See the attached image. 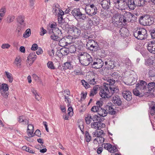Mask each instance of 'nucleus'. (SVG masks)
I'll return each mask as SVG.
<instances>
[{
  "mask_svg": "<svg viewBox=\"0 0 155 155\" xmlns=\"http://www.w3.org/2000/svg\"><path fill=\"white\" fill-rule=\"evenodd\" d=\"M79 59L82 65L87 66L92 63V57L88 53L82 52L79 54Z\"/></svg>",
  "mask_w": 155,
  "mask_h": 155,
  "instance_id": "f257e3e1",
  "label": "nucleus"
},
{
  "mask_svg": "<svg viewBox=\"0 0 155 155\" xmlns=\"http://www.w3.org/2000/svg\"><path fill=\"white\" fill-rule=\"evenodd\" d=\"M139 22L141 25L144 26H150L154 22V18L150 15H144L139 18Z\"/></svg>",
  "mask_w": 155,
  "mask_h": 155,
  "instance_id": "f03ea898",
  "label": "nucleus"
},
{
  "mask_svg": "<svg viewBox=\"0 0 155 155\" xmlns=\"http://www.w3.org/2000/svg\"><path fill=\"white\" fill-rule=\"evenodd\" d=\"M134 36L137 39L142 40L146 38L147 37V30L143 28H137L134 32Z\"/></svg>",
  "mask_w": 155,
  "mask_h": 155,
  "instance_id": "7ed1b4c3",
  "label": "nucleus"
},
{
  "mask_svg": "<svg viewBox=\"0 0 155 155\" xmlns=\"http://www.w3.org/2000/svg\"><path fill=\"white\" fill-rule=\"evenodd\" d=\"M109 85L107 83L104 84L103 86L100 88V96L103 98H108L111 97V94L110 93L109 89Z\"/></svg>",
  "mask_w": 155,
  "mask_h": 155,
  "instance_id": "20e7f679",
  "label": "nucleus"
},
{
  "mask_svg": "<svg viewBox=\"0 0 155 155\" xmlns=\"http://www.w3.org/2000/svg\"><path fill=\"white\" fill-rule=\"evenodd\" d=\"M85 10L86 14L90 16L95 15L97 11V7L93 4L87 5L85 8Z\"/></svg>",
  "mask_w": 155,
  "mask_h": 155,
  "instance_id": "39448f33",
  "label": "nucleus"
},
{
  "mask_svg": "<svg viewBox=\"0 0 155 155\" xmlns=\"http://www.w3.org/2000/svg\"><path fill=\"white\" fill-rule=\"evenodd\" d=\"M87 48L91 51H96L99 49V47L97 43L93 40H89L86 44Z\"/></svg>",
  "mask_w": 155,
  "mask_h": 155,
  "instance_id": "423d86ee",
  "label": "nucleus"
},
{
  "mask_svg": "<svg viewBox=\"0 0 155 155\" xmlns=\"http://www.w3.org/2000/svg\"><path fill=\"white\" fill-rule=\"evenodd\" d=\"M99 119V120L94 121L93 122L91 123V126L92 128L97 130H100L105 127V124L100 121V119H101L100 117Z\"/></svg>",
  "mask_w": 155,
  "mask_h": 155,
  "instance_id": "0eeeda50",
  "label": "nucleus"
},
{
  "mask_svg": "<svg viewBox=\"0 0 155 155\" xmlns=\"http://www.w3.org/2000/svg\"><path fill=\"white\" fill-rule=\"evenodd\" d=\"M122 95L123 97L128 101H130L132 99V93L128 90L125 89L124 87H122Z\"/></svg>",
  "mask_w": 155,
  "mask_h": 155,
  "instance_id": "6e6552de",
  "label": "nucleus"
},
{
  "mask_svg": "<svg viewBox=\"0 0 155 155\" xmlns=\"http://www.w3.org/2000/svg\"><path fill=\"white\" fill-rule=\"evenodd\" d=\"M69 30L71 31V33L75 39H78L80 36L81 31L77 27L74 25L70 26Z\"/></svg>",
  "mask_w": 155,
  "mask_h": 155,
  "instance_id": "1a4fd4ad",
  "label": "nucleus"
},
{
  "mask_svg": "<svg viewBox=\"0 0 155 155\" xmlns=\"http://www.w3.org/2000/svg\"><path fill=\"white\" fill-rule=\"evenodd\" d=\"M99 117L97 115H94L92 116L90 114H88L85 118V121L87 124H91L92 121H98L99 120Z\"/></svg>",
  "mask_w": 155,
  "mask_h": 155,
  "instance_id": "9d476101",
  "label": "nucleus"
},
{
  "mask_svg": "<svg viewBox=\"0 0 155 155\" xmlns=\"http://www.w3.org/2000/svg\"><path fill=\"white\" fill-rule=\"evenodd\" d=\"M147 47L149 51L152 54H155V41H149L147 43Z\"/></svg>",
  "mask_w": 155,
  "mask_h": 155,
  "instance_id": "9b49d317",
  "label": "nucleus"
},
{
  "mask_svg": "<svg viewBox=\"0 0 155 155\" xmlns=\"http://www.w3.org/2000/svg\"><path fill=\"white\" fill-rule=\"evenodd\" d=\"M104 62L100 59H97L96 61L94 62L93 63H91V65L92 68L99 69L102 67L104 64Z\"/></svg>",
  "mask_w": 155,
  "mask_h": 155,
  "instance_id": "f8f14e48",
  "label": "nucleus"
},
{
  "mask_svg": "<svg viewBox=\"0 0 155 155\" xmlns=\"http://www.w3.org/2000/svg\"><path fill=\"white\" fill-rule=\"evenodd\" d=\"M36 58L37 56L35 54V52H33L30 53L28 56L27 59V62L29 63L30 65L36 59Z\"/></svg>",
  "mask_w": 155,
  "mask_h": 155,
  "instance_id": "ddd939ff",
  "label": "nucleus"
},
{
  "mask_svg": "<svg viewBox=\"0 0 155 155\" xmlns=\"http://www.w3.org/2000/svg\"><path fill=\"white\" fill-rule=\"evenodd\" d=\"M114 107V105H112L111 103H108L106 106V109L110 114L114 115L116 113Z\"/></svg>",
  "mask_w": 155,
  "mask_h": 155,
  "instance_id": "4468645a",
  "label": "nucleus"
},
{
  "mask_svg": "<svg viewBox=\"0 0 155 155\" xmlns=\"http://www.w3.org/2000/svg\"><path fill=\"white\" fill-rule=\"evenodd\" d=\"M96 104V106H94L92 107L91 110L94 112H97L98 113L99 111L100 110L103 105L102 102L100 101H97Z\"/></svg>",
  "mask_w": 155,
  "mask_h": 155,
  "instance_id": "2eb2a0df",
  "label": "nucleus"
},
{
  "mask_svg": "<svg viewBox=\"0 0 155 155\" xmlns=\"http://www.w3.org/2000/svg\"><path fill=\"white\" fill-rule=\"evenodd\" d=\"M147 83L145 81H141L140 83L136 84V88L139 90L145 91L147 89Z\"/></svg>",
  "mask_w": 155,
  "mask_h": 155,
  "instance_id": "dca6fc26",
  "label": "nucleus"
},
{
  "mask_svg": "<svg viewBox=\"0 0 155 155\" xmlns=\"http://www.w3.org/2000/svg\"><path fill=\"white\" fill-rule=\"evenodd\" d=\"M112 102L116 105L120 106L122 104L120 98L117 95H114L112 97Z\"/></svg>",
  "mask_w": 155,
  "mask_h": 155,
  "instance_id": "f3484780",
  "label": "nucleus"
},
{
  "mask_svg": "<svg viewBox=\"0 0 155 155\" xmlns=\"http://www.w3.org/2000/svg\"><path fill=\"white\" fill-rule=\"evenodd\" d=\"M110 0H102L101 2V5L103 8L107 10L110 6Z\"/></svg>",
  "mask_w": 155,
  "mask_h": 155,
  "instance_id": "a211bd4d",
  "label": "nucleus"
},
{
  "mask_svg": "<svg viewBox=\"0 0 155 155\" xmlns=\"http://www.w3.org/2000/svg\"><path fill=\"white\" fill-rule=\"evenodd\" d=\"M123 16L124 17V18L127 20L128 21H129L130 19L131 18H133V19L135 20H136L137 17L134 16V15L132 14L130 12H126L124 14Z\"/></svg>",
  "mask_w": 155,
  "mask_h": 155,
  "instance_id": "6ab92c4d",
  "label": "nucleus"
},
{
  "mask_svg": "<svg viewBox=\"0 0 155 155\" xmlns=\"http://www.w3.org/2000/svg\"><path fill=\"white\" fill-rule=\"evenodd\" d=\"M120 33L121 36L126 37L129 35V31L127 28L123 27L120 29Z\"/></svg>",
  "mask_w": 155,
  "mask_h": 155,
  "instance_id": "aec40b11",
  "label": "nucleus"
},
{
  "mask_svg": "<svg viewBox=\"0 0 155 155\" xmlns=\"http://www.w3.org/2000/svg\"><path fill=\"white\" fill-rule=\"evenodd\" d=\"M16 19L18 23L23 27L25 26V23L24 21L25 17L23 15H19L17 17Z\"/></svg>",
  "mask_w": 155,
  "mask_h": 155,
  "instance_id": "412c9836",
  "label": "nucleus"
},
{
  "mask_svg": "<svg viewBox=\"0 0 155 155\" xmlns=\"http://www.w3.org/2000/svg\"><path fill=\"white\" fill-rule=\"evenodd\" d=\"M150 114L151 115L155 114V102H152L149 104Z\"/></svg>",
  "mask_w": 155,
  "mask_h": 155,
  "instance_id": "4be33fe9",
  "label": "nucleus"
},
{
  "mask_svg": "<svg viewBox=\"0 0 155 155\" xmlns=\"http://www.w3.org/2000/svg\"><path fill=\"white\" fill-rule=\"evenodd\" d=\"M67 39H65L64 37L59 40L58 45L61 47H64L68 44H69V42H67Z\"/></svg>",
  "mask_w": 155,
  "mask_h": 155,
  "instance_id": "5701e85b",
  "label": "nucleus"
},
{
  "mask_svg": "<svg viewBox=\"0 0 155 155\" xmlns=\"http://www.w3.org/2000/svg\"><path fill=\"white\" fill-rule=\"evenodd\" d=\"M80 9L79 8L74 9L72 10L71 13L75 17L77 18L81 13Z\"/></svg>",
  "mask_w": 155,
  "mask_h": 155,
  "instance_id": "b1692460",
  "label": "nucleus"
},
{
  "mask_svg": "<svg viewBox=\"0 0 155 155\" xmlns=\"http://www.w3.org/2000/svg\"><path fill=\"white\" fill-rule=\"evenodd\" d=\"M62 67L64 70L69 69L71 70L72 68V65L71 62H66L64 63Z\"/></svg>",
  "mask_w": 155,
  "mask_h": 155,
  "instance_id": "393cba45",
  "label": "nucleus"
},
{
  "mask_svg": "<svg viewBox=\"0 0 155 155\" xmlns=\"http://www.w3.org/2000/svg\"><path fill=\"white\" fill-rule=\"evenodd\" d=\"M107 114V110L103 109L101 108L100 110L98 113V114L100 116L104 117L106 116Z\"/></svg>",
  "mask_w": 155,
  "mask_h": 155,
  "instance_id": "a878e982",
  "label": "nucleus"
},
{
  "mask_svg": "<svg viewBox=\"0 0 155 155\" xmlns=\"http://www.w3.org/2000/svg\"><path fill=\"white\" fill-rule=\"evenodd\" d=\"M155 87V83L154 82H152L149 83L148 84H147V88L149 91H153L154 90Z\"/></svg>",
  "mask_w": 155,
  "mask_h": 155,
  "instance_id": "bb28decb",
  "label": "nucleus"
},
{
  "mask_svg": "<svg viewBox=\"0 0 155 155\" xmlns=\"http://www.w3.org/2000/svg\"><path fill=\"white\" fill-rule=\"evenodd\" d=\"M21 58L19 57H17L14 62V64L16 65L17 67L21 65Z\"/></svg>",
  "mask_w": 155,
  "mask_h": 155,
  "instance_id": "cd10ccee",
  "label": "nucleus"
},
{
  "mask_svg": "<svg viewBox=\"0 0 155 155\" xmlns=\"http://www.w3.org/2000/svg\"><path fill=\"white\" fill-rule=\"evenodd\" d=\"M60 52L62 55H67L69 53L68 48H63L61 49Z\"/></svg>",
  "mask_w": 155,
  "mask_h": 155,
  "instance_id": "c85d7f7f",
  "label": "nucleus"
},
{
  "mask_svg": "<svg viewBox=\"0 0 155 155\" xmlns=\"http://www.w3.org/2000/svg\"><path fill=\"white\" fill-rule=\"evenodd\" d=\"M136 6L139 7L143 6L146 3L144 0H135Z\"/></svg>",
  "mask_w": 155,
  "mask_h": 155,
  "instance_id": "c756f323",
  "label": "nucleus"
},
{
  "mask_svg": "<svg viewBox=\"0 0 155 155\" xmlns=\"http://www.w3.org/2000/svg\"><path fill=\"white\" fill-rule=\"evenodd\" d=\"M8 87L7 84H3L0 85V92L8 91Z\"/></svg>",
  "mask_w": 155,
  "mask_h": 155,
  "instance_id": "7c9ffc66",
  "label": "nucleus"
},
{
  "mask_svg": "<svg viewBox=\"0 0 155 155\" xmlns=\"http://www.w3.org/2000/svg\"><path fill=\"white\" fill-rule=\"evenodd\" d=\"M5 73L6 75L7 78L8 79L9 82L11 83H12L13 80L12 74L6 71L5 72Z\"/></svg>",
  "mask_w": 155,
  "mask_h": 155,
  "instance_id": "2f4dec72",
  "label": "nucleus"
},
{
  "mask_svg": "<svg viewBox=\"0 0 155 155\" xmlns=\"http://www.w3.org/2000/svg\"><path fill=\"white\" fill-rule=\"evenodd\" d=\"M104 138L102 137H98L94 140V142H95L96 141L98 144L101 143L104 141Z\"/></svg>",
  "mask_w": 155,
  "mask_h": 155,
  "instance_id": "473e14b6",
  "label": "nucleus"
},
{
  "mask_svg": "<svg viewBox=\"0 0 155 155\" xmlns=\"http://www.w3.org/2000/svg\"><path fill=\"white\" fill-rule=\"evenodd\" d=\"M59 26L64 30H66L68 28L70 29V26H69V25L68 23L65 22H63V23H62L60 25H59Z\"/></svg>",
  "mask_w": 155,
  "mask_h": 155,
  "instance_id": "72a5a7b5",
  "label": "nucleus"
},
{
  "mask_svg": "<svg viewBox=\"0 0 155 155\" xmlns=\"http://www.w3.org/2000/svg\"><path fill=\"white\" fill-rule=\"evenodd\" d=\"M110 91V93L111 94V96L114 93H117L118 91V89L117 87H111V86L109 87Z\"/></svg>",
  "mask_w": 155,
  "mask_h": 155,
  "instance_id": "f704fd0d",
  "label": "nucleus"
},
{
  "mask_svg": "<svg viewBox=\"0 0 155 155\" xmlns=\"http://www.w3.org/2000/svg\"><path fill=\"white\" fill-rule=\"evenodd\" d=\"M31 34L30 29L28 28L25 31L23 35V36L25 38H27L29 37Z\"/></svg>",
  "mask_w": 155,
  "mask_h": 155,
  "instance_id": "c9c22d12",
  "label": "nucleus"
},
{
  "mask_svg": "<svg viewBox=\"0 0 155 155\" xmlns=\"http://www.w3.org/2000/svg\"><path fill=\"white\" fill-rule=\"evenodd\" d=\"M91 136L87 131L85 132V139L86 141L87 142H89L91 140Z\"/></svg>",
  "mask_w": 155,
  "mask_h": 155,
  "instance_id": "e433bc0d",
  "label": "nucleus"
},
{
  "mask_svg": "<svg viewBox=\"0 0 155 155\" xmlns=\"http://www.w3.org/2000/svg\"><path fill=\"white\" fill-rule=\"evenodd\" d=\"M15 18V16L12 15H9L7 18V21L8 23H10L13 21Z\"/></svg>",
  "mask_w": 155,
  "mask_h": 155,
  "instance_id": "4c0bfd02",
  "label": "nucleus"
},
{
  "mask_svg": "<svg viewBox=\"0 0 155 155\" xmlns=\"http://www.w3.org/2000/svg\"><path fill=\"white\" fill-rule=\"evenodd\" d=\"M76 48L74 45H71L68 48L69 52L71 53H74L76 51Z\"/></svg>",
  "mask_w": 155,
  "mask_h": 155,
  "instance_id": "58836bf2",
  "label": "nucleus"
},
{
  "mask_svg": "<svg viewBox=\"0 0 155 155\" xmlns=\"http://www.w3.org/2000/svg\"><path fill=\"white\" fill-rule=\"evenodd\" d=\"M48 67L51 69L54 70L55 67L54 66L53 62L51 61H49L47 63Z\"/></svg>",
  "mask_w": 155,
  "mask_h": 155,
  "instance_id": "ea45409f",
  "label": "nucleus"
},
{
  "mask_svg": "<svg viewBox=\"0 0 155 155\" xmlns=\"http://www.w3.org/2000/svg\"><path fill=\"white\" fill-rule=\"evenodd\" d=\"M111 76L113 78H114L117 81L120 77V74L117 72H114L111 74Z\"/></svg>",
  "mask_w": 155,
  "mask_h": 155,
  "instance_id": "a19ab883",
  "label": "nucleus"
},
{
  "mask_svg": "<svg viewBox=\"0 0 155 155\" xmlns=\"http://www.w3.org/2000/svg\"><path fill=\"white\" fill-rule=\"evenodd\" d=\"M64 37L65 39H67L68 41H67V42H69V44L73 43L74 38H73L71 36L68 35L65 36Z\"/></svg>",
  "mask_w": 155,
  "mask_h": 155,
  "instance_id": "79ce46f5",
  "label": "nucleus"
},
{
  "mask_svg": "<svg viewBox=\"0 0 155 155\" xmlns=\"http://www.w3.org/2000/svg\"><path fill=\"white\" fill-rule=\"evenodd\" d=\"M53 33L54 34L51 35L50 36L51 39L54 41H59V37L58 35H55L54 33Z\"/></svg>",
  "mask_w": 155,
  "mask_h": 155,
  "instance_id": "37998d69",
  "label": "nucleus"
},
{
  "mask_svg": "<svg viewBox=\"0 0 155 155\" xmlns=\"http://www.w3.org/2000/svg\"><path fill=\"white\" fill-rule=\"evenodd\" d=\"M87 17L84 14H82L81 12L78 18H79L82 20H85L87 18Z\"/></svg>",
  "mask_w": 155,
  "mask_h": 155,
  "instance_id": "c03bdc74",
  "label": "nucleus"
},
{
  "mask_svg": "<svg viewBox=\"0 0 155 155\" xmlns=\"http://www.w3.org/2000/svg\"><path fill=\"white\" fill-rule=\"evenodd\" d=\"M50 28L52 29V32L53 33H54V31L57 28V24L55 23L51 24L50 26Z\"/></svg>",
  "mask_w": 155,
  "mask_h": 155,
  "instance_id": "a18cd8bd",
  "label": "nucleus"
},
{
  "mask_svg": "<svg viewBox=\"0 0 155 155\" xmlns=\"http://www.w3.org/2000/svg\"><path fill=\"white\" fill-rule=\"evenodd\" d=\"M108 65L109 66V68L111 69L113 68L115 66L114 64V61L111 59L109 60Z\"/></svg>",
  "mask_w": 155,
  "mask_h": 155,
  "instance_id": "49530a36",
  "label": "nucleus"
},
{
  "mask_svg": "<svg viewBox=\"0 0 155 155\" xmlns=\"http://www.w3.org/2000/svg\"><path fill=\"white\" fill-rule=\"evenodd\" d=\"M56 30L54 31V32H57V33L58 34V35L59 38L60 39L61 38H62L63 37V34L61 32V31L59 30L58 28H56Z\"/></svg>",
  "mask_w": 155,
  "mask_h": 155,
  "instance_id": "de8ad7c7",
  "label": "nucleus"
},
{
  "mask_svg": "<svg viewBox=\"0 0 155 155\" xmlns=\"http://www.w3.org/2000/svg\"><path fill=\"white\" fill-rule=\"evenodd\" d=\"M112 23L114 25V26L117 27L118 26V23L119 22V18H112Z\"/></svg>",
  "mask_w": 155,
  "mask_h": 155,
  "instance_id": "09e8293b",
  "label": "nucleus"
},
{
  "mask_svg": "<svg viewBox=\"0 0 155 155\" xmlns=\"http://www.w3.org/2000/svg\"><path fill=\"white\" fill-rule=\"evenodd\" d=\"M6 12V9L4 8H2L0 10V16L3 17Z\"/></svg>",
  "mask_w": 155,
  "mask_h": 155,
  "instance_id": "8fccbe9b",
  "label": "nucleus"
},
{
  "mask_svg": "<svg viewBox=\"0 0 155 155\" xmlns=\"http://www.w3.org/2000/svg\"><path fill=\"white\" fill-rule=\"evenodd\" d=\"M7 91H5L0 92L2 95L5 98H7L8 95V93Z\"/></svg>",
  "mask_w": 155,
  "mask_h": 155,
  "instance_id": "3c124183",
  "label": "nucleus"
},
{
  "mask_svg": "<svg viewBox=\"0 0 155 155\" xmlns=\"http://www.w3.org/2000/svg\"><path fill=\"white\" fill-rule=\"evenodd\" d=\"M149 75L150 77H154L155 76V70H153L149 71Z\"/></svg>",
  "mask_w": 155,
  "mask_h": 155,
  "instance_id": "603ef678",
  "label": "nucleus"
},
{
  "mask_svg": "<svg viewBox=\"0 0 155 155\" xmlns=\"http://www.w3.org/2000/svg\"><path fill=\"white\" fill-rule=\"evenodd\" d=\"M112 145L111 144L108 143H107L104 145V148L110 151V149L111 148Z\"/></svg>",
  "mask_w": 155,
  "mask_h": 155,
  "instance_id": "864d4df0",
  "label": "nucleus"
},
{
  "mask_svg": "<svg viewBox=\"0 0 155 155\" xmlns=\"http://www.w3.org/2000/svg\"><path fill=\"white\" fill-rule=\"evenodd\" d=\"M88 83L90 84L94 85L96 83L95 79L94 78H91L89 80Z\"/></svg>",
  "mask_w": 155,
  "mask_h": 155,
  "instance_id": "5fc2aeb1",
  "label": "nucleus"
},
{
  "mask_svg": "<svg viewBox=\"0 0 155 155\" xmlns=\"http://www.w3.org/2000/svg\"><path fill=\"white\" fill-rule=\"evenodd\" d=\"M77 39L74 38L73 42L75 44L77 45H81V41L80 40L76 39Z\"/></svg>",
  "mask_w": 155,
  "mask_h": 155,
  "instance_id": "6e6d98bb",
  "label": "nucleus"
},
{
  "mask_svg": "<svg viewBox=\"0 0 155 155\" xmlns=\"http://www.w3.org/2000/svg\"><path fill=\"white\" fill-rule=\"evenodd\" d=\"M107 82L109 83H107L110 86V85H112L114 84L115 82V80H114L113 79H109Z\"/></svg>",
  "mask_w": 155,
  "mask_h": 155,
  "instance_id": "4d7b16f0",
  "label": "nucleus"
},
{
  "mask_svg": "<svg viewBox=\"0 0 155 155\" xmlns=\"http://www.w3.org/2000/svg\"><path fill=\"white\" fill-rule=\"evenodd\" d=\"M10 47V45L8 44H3L1 48L2 49H8Z\"/></svg>",
  "mask_w": 155,
  "mask_h": 155,
  "instance_id": "13d9d810",
  "label": "nucleus"
},
{
  "mask_svg": "<svg viewBox=\"0 0 155 155\" xmlns=\"http://www.w3.org/2000/svg\"><path fill=\"white\" fill-rule=\"evenodd\" d=\"M58 13V17H60H60H62V16L64 14V12L61 9H59Z\"/></svg>",
  "mask_w": 155,
  "mask_h": 155,
  "instance_id": "bf43d9fd",
  "label": "nucleus"
},
{
  "mask_svg": "<svg viewBox=\"0 0 155 155\" xmlns=\"http://www.w3.org/2000/svg\"><path fill=\"white\" fill-rule=\"evenodd\" d=\"M82 84L84 86L85 88H87L89 87L90 85L88 83H87L84 80H82Z\"/></svg>",
  "mask_w": 155,
  "mask_h": 155,
  "instance_id": "052dcab7",
  "label": "nucleus"
},
{
  "mask_svg": "<svg viewBox=\"0 0 155 155\" xmlns=\"http://www.w3.org/2000/svg\"><path fill=\"white\" fill-rule=\"evenodd\" d=\"M116 3L118 4V5L119 7H120V8L121 7L120 6L121 5H122H122H124L125 3L126 4H127L126 3H125L124 2H122V1L120 2V0H117L116 1Z\"/></svg>",
  "mask_w": 155,
  "mask_h": 155,
  "instance_id": "680f3d73",
  "label": "nucleus"
},
{
  "mask_svg": "<svg viewBox=\"0 0 155 155\" xmlns=\"http://www.w3.org/2000/svg\"><path fill=\"white\" fill-rule=\"evenodd\" d=\"M117 150V148L116 146H111V148L110 149V153H114L116 152Z\"/></svg>",
  "mask_w": 155,
  "mask_h": 155,
  "instance_id": "e2e57ef3",
  "label": "nucleus"
},
{
  "mask_svg": "<svg viewBox=\"0 0 155 155\" xmlns=\"http://www.w3.org/2000/svg\"><path fill=\"white\" fill-rule=\"evenodd\" d=\"M125 64L128 66H130L131 65V61L128 58H126L125 60Z\"/></svg>",
  "mask_w": 155,
  "mask_h": 155,
  "instance_id": "0e129e2a",
  "label": "nucleus"
},
{
  "mask_svg": "<svg viewBox=\"0 0 155 155\" xmlns=\"http://www.w3.org/2000/svg\"><path fill=\"white\" fill-rule=\"evenodd\" d=\"M41 31L40 32V35L41 36H43L47 32L46 30L44 29L43 27H42L41 28Z\"/></svg>",
  "mask_w": 155,
  "mask_h": 155,
  "instance_id": "69168bd1",
  "label": "nucleus"
},
{
  "mask_svg": "<svg viewBox=\"0 0 155 155\" xmlns=\"http://www.w3.org/2000/svg\"><path fill=\"white\" fill-rule=\"evenodd\" d=\"M38 48V45L36 44H34L32 45L31 49L32 51H35Z\"/></svg>",
  "mask_w": 155,
  "mask_h": 155,
  "instance_id": "338daca9",
  "label": "nucleus"
},
{
  "mask_svg": "<svg viewBox=\"0 0 155 155\" xmlns=\"http://www.w3.org/2000/svg\"><path fill=\"white\" fill-rule=\"evenodd\" d=\"M150 35L152 38L155 39V30L153 29L150 31Z\"/></svg>",
  "mask_w": 155,
  "mask_h": 155,
  "instance_id": "774afa93",
  "label": "nucleus"
}]
</instances>
